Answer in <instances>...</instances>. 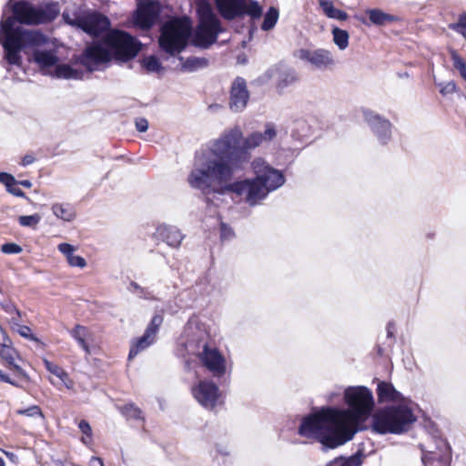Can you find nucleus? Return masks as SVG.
Listing matches in <instances>:
<instances>
[{"instance_id":"f257e3e1","label":"nucleus","mask_w":466,"mask_h":466,"mask_svg":"<svg viewBox=\"0 0 466 466\" xmlns=\"http://www.w3.org/2000/svg\"><path fill=\"white\" fill-rule=\"evenodd\" d=\"M238 130L229 134L226 141L216 145V151L209 153V157L205 161L206 179L190 186L194 189L201 191L205 196L234 193L237 196L244 197L246 202L250 206L257 205L264 199L268 193L277 190L285 183L283 173L271 167L262 157H256L251 162V168L254 178H247L239 181H233L236 172L241 170L240 161L243 158L241 154L228 156V152L233 147L237 139L239 138Z\"/></svg>"},{"instance_id":"f03ea898","label":"nucleus","mask_w":466,"mask_h":466,"mask_svg":"<svg viewBox=\"0 0 466 466\" xmlns=\"http://www.w3.org/2000/svg\"><path fill=\"white\" fill-rule=\"evenodd\" d=\"M343 401L347 409L325 406L305 416L298 433L319 441L323 449H336L352 440L371 416L374 396L366 386H348L343 390Z\"/></svg>"},{"instance_id":"7ed1b4c3","label":"nucleus","mask_w":466,"mask_h":466,"mask_svg":"<svg viewBox=\"0 0 466 466\" xmlns=\"http://www.w3.org/2000/svg\"><path fill=\"white\" fill-rule=\"evenodd\" d=\"M56 5L35 6L26 1L10 0L4 7L0 19V46L3 48V59L13 66L23 64L22 52L27 47L44 46L48 38L38 30L25 29L15 25H33L51 22L58 15Z\"/></svg>"},{"instance_id":"20e7f679","label":"nucleus","mask_w":466,"mask_h":466,"mask_svg":"<svg viewBox=\"0 0 466 466\" xmlns=\"http://www.w3.org/2000/svg\"><path fill=\"white\" fill-rule=\"evenodd\" d=\"M377 398L380 403H398L378 410L372 416L371 428L380 434H400L416 421L412 402L404 398L390 382L379 381Z\"/></svg>"},{"instance_id":"39448f33","label":"nucleus","mask_w":466,"mask_h":466,"mask_svg":"<svg viewBox=\"0 0 466 466\" xmlns=\"http://www.w3.org/2000/svg\"><path fill=\"white\" fill-rule=\"evenodd\" d=\"M236 130H238L240 134L239 138L237 139L236 143L233 145V147L229 149L228 154L231 157L238 154H241L243 156V158L240 161V167H243V166L248 162L249 158L248 152L249 150L259 147L264 142L271 141L277 136V130L272 124H267L263 133L254 132L248 136L246 138H243V133L238 127H234L225 130L220 134L218 137L210 140L198 152H197L193 167L187 177V183L189 186L202 181L205 182V174L207 171L204 165L205 161L208 160V157H209V153L211 151H216V145L221 141H226V137Z\"/></svg>"},{"instance_id":"423d86ee","label":"nucleus","mask_w":466,"mask_h":466,"mask_svg":"<svg viewBox=\"0 0 466 466\" xmlns=\"http://www.w3.org/2000/svg\"><path fill=\"white\" fill-rule=\"evenodd\" d=\"M140 50V43L129 34L113 30L108 32L102 42H95L87 46L83 64L89 71L101 70L115 57L127 61L135 57Z\"/></svg>"},{"instance_id":"0eeeda50","label":"nucleus","mask_w":466,"mask_h":466,"mask_svg":"<svg viewBox=\"0 0 466 466\" xmlns=\"http://www.w3.org/2000/svg\"><path fill=\"white\" fill-rule=\"evenodd\" d=\"M197 13L198 25L192 36V43L196 46L208 48L217 41L222 27L214 14L212 5L207 0H198Z\"/></svg>"},{"instance_id":"6e6552de","label":"nucleus","mask_w":466,"mask_h":466,"mask_svg":"<svg viewBox=\"0 0 466 466\" xmlns=\"http://www.w3.org/2000/svg\"><path fill=\"white\" fill-rule=\"evenodd\" d=\"M191 27L187 17L175 18L165 23L158 40L160 48L170 56L180 54L187 46Z\"/></svg>"},{"instance_id":"1a4fd4ad","label":"nucleus","mask_w":466,"mask_h":466,"mask_svg":"<svg viewBox=\"0 0 466 466\" xmlns=\"http://www.w3.org/2000/svg\"><path fill=\"white\" fill-rule=\"evenodd\" d=\"M63 19L67 25L77 27L93 36L99 35L102 32L107 30L110 25L107 17L97 13L73 18L68 13L64 12Z\"/></svg>"},{"instance_id":"9d476101","label":"nucleus","mask_w":466,"mask_h":466,"mask_svg":"<svg viewBox=\"0 0 466 466\" xmlns=\"http://www.w3.org/2000/svg\"><path fill=\"white\" fill-rule=\"evenodd\" d=\"M199 361L214 377L220 378L227 372V360L220 350L208 343L198 352Z\"/></svg>"},{"instance_id":"9b49d317","label":"nucleus","mask_w":466,"mask_h":466,"mask_svg":"<svg viewBox=\"0 0 466 466\" xmlns=\"http://www.w3.org/2000/svg\"><path fill=\"white\" fill-rule=\"evenodd\" d=\"M191 393L198 403L207 410H213L221 397L218 386L208 380H199L191 388Z\"/></svg>"},{"instance_id":"f8f14e48","label":"nucleus","mask_w":466,"mask_h":466,"mask_svg":"<svg viewBox=\"0 0 466 466\" xmlns=\"http://www.w3.org/2000/svg\"><path fill=\"white\" fill-rule=\"evenodd\" d=\"M160 12L159 4L153 0L139 1L133 15L134 25L141 29H149L157 22Z\"/></svg>"},{"instance_id":"ddd939ff","label":"nucleus","mask_w":466,"mask_h":466,"mask_svg":"<svg viewBox=\"0 0 466 466\" xmlns=\"http://www.w3.org/2000/svg\"><path fill=\"white\" fill-rule=\"evenodd\" d=\"M163 323V314L157 313L153 316L150 323L147 327L145 333L142 337L137 339L133 344L129 351L128 358L136 357L139 352L145 350L156 340V336L158 332L159 327Z\"/></svg>"},{"instance_id":"4468645a","label":"nucleus","mask_w":466,"mask_h":466,"mask_svg":"<svg viewBox=\"0 0 466 466\" xmlns=\"http://www.w3.org/2000/svg\"><path fill=\"white\" fill-rule=\"evenodd\" d=\"M363 116L366 123L371 128L380 144H387L392 135L391 123L371 110H364Z\"/></svg>"},{"instance_id":"2eb2a0df","label":"nucleus","mask_w":466,"mask_h":466,"mask_svg":"<svg viewBox=\"0 0 466 466\" xmlns=\"http://www.w3.org/2000/svg\"><path fill=\"white\" fill-rule=\"evenodd\" d=\"M421 460L424 466H449L451 460L449 443L444 440H438L435 451H423Z\"/></svg>"},{"instance_id":"dca6fc26","label":"nucleus","mask_w":466,"mask_h":466,"mask_svg":"<svg viewBox=\"0 0 466 466\" xmlns=\"http://www.w3.org/2000/svg\"><path fill=\"white\" fill-rule=\"evenodd\" d=\"M297 56L315 68H326L334 65V57L331 52L323 48L315 50L300 49L298 51Z\"/></svg>"},{"instance_id":"f3484780","label":"nucleus","mask_w":466,"mask_h":466,"mask_svg":"<svg viewBox=\"0 0 466 466\" xmlns=\"http://www.w3.org/2000/svg\"><path fill=\"white\" fill-rule=\"evenodd\" d=\"M249 99V93L247 88L246 81L238 77L231 86L229 96V108L234 112L244 110Z\"/></svg>"},{"instance_id":"a211bd4d","label":"nucleus","mask_w":466,"mask_h":466,"mask_svg":"<svg viewBox=\"0 0 466 466\" xmlns=\"http://www.w3.org/2000/svg\"><path fill=\"white\" fill-rule=\"evenodd\" d=\"M155 236L172 248H178L185 238L178 228L167 224L158 225Z\"/></svg>"},{"instance_id":"6ab92c4d","label":"nucleus","mask_w":466,"mask_h":466,"mask_svg":"<svg viewBox=\"0 0 466 466\" xmlns=\"http://www.w3.org/2000/svg\"><path fill=\"white\" fill-rule=\"evenodd\" d=\"M218 8L226 19L243 15L244 0H216Z\"/></svg>"},{"instance_id":"aec40b11","label":"nucleus","mask_w":466,"mask_h":466,"mask_svg":"<svg viewBox=\"0 0 466 466\" xmlns=\"http://www.w3.org/2000/svg\"><path fill=\"white\" fill-rule=\"evenodd\" d=\"M42 46L27 47L26 49H33V60L42 69H47L56 66L58 62V57L54 51L42 50Z\"/></svg>"},{"instance_id":"412c9836","label":"nucleus","mask_w":466,"mask_h":466,"mask_svg":"<svg viewBox=\"0 0 466 466\" xmlns=\"http://www.w3.org/2000/svg\"><path fill=\"white\" fill-rule=\"evenodd\" d=\"M51 211L57 219L64 222H72L76 218V211L69 203H54Z\"/></svg>"},{"instance_id":"4be33fe9","label":"nucleus","mask_w":466,"mask_h":466,"mask_svg":"<svg viewBox=\"0 0 466 466\" xmlns=\"http://www.w3.org/2000/svg\"><path fill=\"white\" fill-rule=\"evenodd\" d=\"M298 80L299 77L295 70L290 68L279 69L276 76V87L279 92H283Z\"/></svg>"},{"instance_id":"5701e85b","label":"nucleus","mask_w":466,"mask_h":466,"mask_svg":"<svg viewBox=\"0 0 466 466\" xmlns=\"http://www.w3.org/2000/svg\"><path fill=\"white\" fill-rule=\"evenodd\" d=\"M69 333L86 354H91L92 350L89 341L92 339V334L86 327L76 325Z\"/></svg>"},{"instance_id":"b1692460","label":"nucleus","mask_w":466,"mask_h":466,"mask_svg":"<svg viewBox=\"0 0 466 466\" xmlns=\"http://www.w3.org/2000/svg\"><path fill=\"white\" fill-rule=\"evenodd\" d=\"M58 250L66 258L67 263L71 267L84 268L86 266V259L75 255L76 248L69 243H61L57 246Z\"/></svg>"},{"instance_id":"393cba45","label":"nucleus","mask_w":466,"mask_h":466,"mask_svg":"<svg viewBox=\"0 0 466 466\" xmlns=\"http://www.w3.org/2000/svg\"><path fill=\"white\" fill-rule=\"evenodd\" d=\"M44 365L46 369L55 377H56L61 383L68 390H72L74 388V382L69 378L68 373L62 369L60 366L49 361L46 359L43 360Z\"/></svg>"},{"instance_id":"a878e982","label":"nucleus","mask_w":466,"mask_h":466,"mask_svg":"<svg viewBox=\"0 0 466 466\" xmlns=\"http://www.w3.org/2000/svg\"><path fill=\"white\" fill-rule=\"evenodd\" d=\"M319 6L326 16L330 19L344 21L348 18V14L334 6L331 0H319Z\"/></svg>"},{"instance_id":"bb28decb","label":"nucleus","mask_w":466,"mask_h":466,"mask_svg":"<svg viewBox=\"0 0 466 466\" xmlns=\"http://www.w3.org/2000/svg\"><path fill=\"white\" fill-rule=\"evenodd\" d=\"M82 72L66 64H59L55 67L54 76L63 79H81Z\"/></svg>"},{"instance_id":"cd10ccee","label":"nucleus","mask_w":466,"mask_h":466,"mask_svg":"<svg viewBox=\"0 0 466 466\" xmlns=\"http://www.w3.org/2000/svg\"><path fill=\"white\" fill-rule=\"evenodd\" d=\"M367 14L370 22L376 25H384L396 20L395 16L384 13L380 9H369Z\"/></svg>"},{"instance_id":"c85d7f7f","label":"nucleus","mask_w":466,"mask_h":466,"mask_svg":"<svg viewBox=\"0 0 466 466\" xmlns=\"http://www.w3.org/2000/svg\"><path fill=\"white\" fill-rule=\"evenodd\" d=\"M333 43L341 51L349 46L350 35L346 30L334 26L331 30Z\"/></svg>"},{"instance_id":"c756f323","label":"nucleus","mask_w":466,"mask_h":466,"mask_svg":"<svg viewBox=\"0 0 466 466\" xmlns=\"http://www.w3.org/2000/svg\"><path fill=\"white\" fill-rule=\"evenodd\" d=\"M279 16V10L273 6L270 7L264 15L261 29L264 31L271 30L276 25Z\"/></svg>"},{"instance_id":"7c9ffc66","label":"nucleus","mask_w":466,"mask_h":466,"mask_svg":"<svg viewBox=\"0 0 466 466\" xmlns=\"http://www.w3.org/2000/svg\"><path fill=\"white\" fill-rule=\"evenodd\" d=\"M118 410L127 419L136 420H143L141 410L133 403H127L124 406L118 407Z\"/></svg>"},{"instance_id":"2f4dec72","label":"nucleus","mask_w":466,"mask_h":466,"mask_svg":"<svg viewBox=\"0 0 466 466\" xmlns=\"http://www.w3.org/2000/svg\"><path fill=\"white\" fill-rule=\"evenodd\" d=\"M243 15H248L251 18H259L262 15V7L257 1L244 0Z\"/></svg>"},{"instance_id":"473e14b6","label":"nucleus","mask_w":466,"mask_h":466,"mask_svg":"<svg viewBox=\"0 0 466 466\" xmlns=\"http://www.w3.org/2000/svg\"><path fill=\"white\" fill-rule=\"evenodd\" d=\"M333 463L338 466H360L362 463V454L358 452L349 458L335 459Z\"/></svg>"},{"instance_id":"72a5a7b5","label":"nucleus","mask_w":466,"mask_h":466,"mask_svg":"<svg viewBox=\"0 0 466 466\" xmlns=\"http://www.w3.org/2000/svg\"><path fill=\"white\" fill-rule=\"evenodd\" d=\"M207 65L208 61L205 58L189 57L182 64V67L188 71H195L205 67Z\"/></svg>"},{"instance_id":"f704fd0d","label":"nucleus","mask_w":466,"mask_h":466,"mask_svg":"<svg viewBox=\"0 0 466 466\" xmlns=\"http://www.w3.org/2000/svg\"><path fill=\"white\" fill-rule=\"evenodd\" d=\"M15 412L18 415L26 416L28 418H40L44 420V414L37 405H32L25 409H18Z\"/></svg>"},{"instance_id":"c9c22d12","label":"nucleus","mask_w":466,"mask_h":466,"mask_svg":"<svg viewBox=\"0 0 466 466\" xmlns=\"http://www.w3.org/2000/svg\"><path fill=\"white\" fill-rule=\"evenodd\" d=\"M143 66L150 73H158L162 70L160 62L153 56L144 58Z\"/></svg>"},{"instance_id":"e433bc0d","label":"nucleus","mask_w":466,"mask_h":466,"mask_svg":"<svg viewBox=\"0 0 466 466\" xmlns=\"http://www.w3.org/2000/svg\"><path fill=\"white\" fill-rule=\"evenodd\" d=\"M0 356L9 364L14 365V368L23 376H25V373L23 371V370L18 365L14 364V350L11 348L3 346V348L0 350Z\"/></svg>"},{"instance_id":"4c0bfd02","label":"nucleus","mask_w":466,"mask_h":466,"mask_svg":"<svg viewBox=\"0 0 466 466\" xmlns=\"http://www.w3.org/2000/svg\"><path fill=\"white\" fill-rule=\"evenodd\" d=\"M41 220V217L38 214H34L30 216H20L18 218L19 224L22 227H28L35 228Z\"/></svg>"},{"instance_id":"58836bf2","label":"nucleus","mask_w":466,"mask_h":466,"mask_svg":"<svg viewBox=\"0 0 466 466\" xmlns=\"http://www.w3.org/2000/svg\"><path fill=\"white\" fill-rule=\"evenodd\" d=\"M14 329L20 336L34 341H38V339L34 336L29 327L16 324Z\"/></svg>"},{"instance_id":"ea45409f","label":"nucleus","mask_w":466,"mask_h":466,"mask_svg":"<svg viewBox=\"0 0 466 466\" xmlns=\"http://www.w3.org/2000/svg\"><path fill=\"white\" fill-rule=\"evenodd\" d=\"M451 28L461 34L466 39V13L460 15L458 22L451 25Z\"/></svg>"},{"instance_id":"a19ab883","label":"nucleus","mask_w":466,"mask_h":466,"mask_svg":"<svg viewBox=\"0 0 466 466\" xmlns=\"http://www.w3.org/2000/svg\"><path fill=\"white\" fill-rule=\"evenodd\" d=\"M451 57L453 61V66L461 73L464 69H466V63L464 60L459 56V54L453 50H450Z\"/></svg>"},{"instance_id":"79ce46f5","label":"nucleus","mask_w":466,"mask_h":466,"mask_svg":"<svg viewBox=\"0 0 466 466\" xmlns=\"http://www.w3.org/2000/svg\"><path fill=\"white\" fill-rule=\"evenodd\" d=\"M78 427L82 433L86 436L81 439L82 442L87 444L88 441H86V439L91 440L92 438V429L90 424L86 420H82L79 422Z\"/></svg>"},{"instance_id":"37998d69","label":"nucleus","mask_w":466,"mask_h":466,"mask_svg":"<svg viewBox=\"0 0 466 466\" xmlns=\"http://www.w3.org/2000/svg\"><path fill=\"white\" fill-rule=\"evenodd\" d=\"M1 251L5 254H19L22 252V248L15 243H5L2 245Z\"/></svg>"},{"instance_id":"c03bdc74","label":"nucleus","mask_w":466,"mask_h":466,"mask_svg":"<svg viewBox=\"0 0 466 466\" xmlns=\"http://www.w3.org/2000/svg\"><path fill=\"white\" fill-rule=\"evenodd\" d=\"M0 183L4 184L5 187H9L11 184H17V181L13 175L0 172Z\"/></svg>"},{"instance_id":"a18cd8bd","label":"nucleus","mask_w":466,"mask_h":466,"mask_svg":"<svg viewBox=\"0 0 466 466\" xmlns=\"http://www.w3.org/2000/svg\"><path fill=\"white\" fill-rule=\"evenodd\" d=\"M16 185L17 184H11L9 186V187H6L7 192L15 197L25 198V193L23 192V190L21 188L16 187Z\"/></svg>"},{"instance_id":"49530a36","label":"nucleus","mask_w":466,"mask_h":466,"mask_svg":"<svg viewBox=\"0 0 466 466\" xmlns=\"http://www.w3.org/2000/svg\"><path fill=\"white\" fill-rule=\"evenodd\" d=\"M220 232L223 239H229L233 236L232 229L224 223L220 226Z\"/></svg>"},{"instance_id":"de8ad7c7","label":"nucleus","mask_w":466,"mask_h":466,"mask_svg":"<svg viewBox=\"0 0 466 466\" xmlns=\"http://www.w3.org/2000/svg\"><path fill=\"white\" fill-rule=\"evenodd\" d=\"M136 127L139 132H145L148 128V122L146 118H138L136 120Z\"/></svg>"},{"instance_id":"09e8293b","label":"nucleus","mask_w":466,"mask_h":466,"mask_svg":"<svg viewBox=\"0 0 466 466\" xmlns=\"http://www.w3.org/2000/svg\"><path fill=\"white\" fill-rule=\"evenodd\" d=\"M456 85L454 82L451 81L446 83L441 88V94H450L455 92Z\"/></svg>"},{"instance_id":"8fccbe9b","label":"nucleus","mask_w":466,"mask_h":466,"mask_svg":"<svg viewBox=\"0 0 466 466\" xmlns=\"http://www.w3.org/2000/svg\"><path fill=\"white\" fill-rule=\"evenodd\" d=\"M0 381H4V382L9 383L13 386L19 387V385L16 382L12 380L7 375L4 374L1 370H0Z\"/></svg>"},{"instance_id":"3c124183","label":"nucleus","mask_w":466,"mask_h":466,"mask_svg":"<svg viewBox=\"0 0 466 466\" xmlns=\"http://www.w3.org/2000/svg\"><path fill=\"white\" fill-rule=\"evenodd\" d=\"M35 162V157L31 155L25 156L21 160V165L26 167Z\"/></svg>"},{"instance_id":"603ef678","label":"nucleus","mask_w":466,"mask_h":466,"mask_svg":"<svg viewBox=\"0 0 466 466\" xmlns=\"http://www.w3.org/2000/svg\"><path fill=\"white\" fill-rule=\"evenodd\" d=\"M340 393L338 391H330L327 393L326 399L328 401L331 402L334 401L337 397H339Z\"/></svg>"},{"instance_id":"864d4df0","label":"nucleus","mask_w":466,"mask_h":466,"mask_svg":"<svg viewBox=\"0 0 466 466\" xmlns=\"http://www.w3.org/2000/svg\"><path fill=\"white\" fill-rule=\"evenodd\" d=\"M17 184H20L26 188H30L32 187V182L30 180H21L17 182Z\"/></svg>"},{"instance_id":"5fc2aeb1","label":"nucleus","mask_w":466,"mask_h":466,"mask_svg":"<svg viewBox=\"0 0 466 466\" xmlns=\"http://www.w3.org/2000/svg\"><path fill=\"white\" fill-rule=\"evenodd\" d=\"M92 461H96L100 464V466H104L103 461L98 457H93Z\"/></svg>"},{"instance_id":"6e6d98bb","label":"nucleus","mask_w":466,"mask_h":466,"mask_svg":"<svg viewBox=\"0 0 466 466\" xmlns=\"http://www.w3.org/2000/svg\"><path fill=\"white\" fill-rule=\"evenodd\" d=\"M460 74H461V77L463 78V80L466 81V68L463 71H461Z\"/></svg>"},{"instance_id":"4d7b16f0","label":"nucleus","mask_w":466,"mask_h":466,"mask_svg":"<svg viewBox=\"0 0 466 466\" xmlns=\"http://www.w3.org/2000/svg\"><path fill=\"white\" fill-rule=\"evenodd\" d=\"M130 286H131L134 289H139V286H138L137 283H135V282H132V283L130 284Z\"/></svg>"},{"instance_id":"13d9d810","label":"nucleus","mask_w":466,"mask_h":466,"mask_svg":"<svg viewBox=\"0 0 466 466\" xmlns=\"http://www.w3.org/2000/svg\"><path fill=\"white\" fill-rule=\"evenodd\" d=\"M0 466H5V462L2 458H0Z\"/></svg>"},{"instance_id":"bf43d9fd","label":"nucleus","mask_w":466,"mask_h":466,"mask_svg":"<svg viewBox=\"0 0 466 466\" xmlns=\"http://www.w3.org/2000/svg\"><path fill=\"white\" fill-rule=\"evenodd\" d=\"M49 380L52 384L56 385V383L52 379H50Z\"/></svg>"},{"instance_id":"052dcab7","label":"nucleus","mask_w":466,"mask_h":466,"mask_svg":"<svg viewBox=\"0 0 466 466\" xmlns=\"http://www.w3.org/2000/svg\"><path fill=\"white\" fill-rule=\"evenodd\" d=\"M388 335L391 336V331L390 330V329H388Z\"/></svg>"},{"instance_id":"680f3d73","label":"nucleus","mask_w":466,"mask_h":466,"mask_svg":"<svg viewBox=\"0 0 466 466\" xmlns=\"http://www.w3.org/2000/svg\"><path fill=\"white\" fill-rule=\"evenodd\" d=\"M14 310H15L16 313H19V310H18L16 308H14Z\"/></svg>"},{"instance_id":"e2e57ef3","label":"nucleus","mask_w":466,"mask_h":466,"mask_svg":"<svg viewBox=\"0 0 466 466\" xmlns=\"http://www.w3.org/2000/svg\"><path fill=\"white\" fill-rule=\"evenodd\" d=\"M14 310H15L16 313H19V310H18L16 308H14Z\"/></svg>"},{"instance_id":"0e129e2a","label":"nucleus","mask_w":466,"mask_h":466,"mask_svg":"<svg viewBox=\"0 0 466 466\" xmlns=\"http://www.w3.org/2000/svg\"><path fill=\"white\" fill-rule=\"evenodd\" d=\"M14 310H15L16 313H19V310H18L16 308H14Z\"/></svg>"},{"instance_id":"69168bd1","label":"nucleus","mask_w":466,"mask_h":466,"mask_svg":"<svg viewBox=\"0 0 466 466\" xmlns=\"http://www.w3.org/2000/svg\"><path fill=\"white\" fill-rule=\"evenodd\" d=\"M14 310H15L16 313H19V310H18L16 308H14Z\"/></svg>"}]
</instances>
